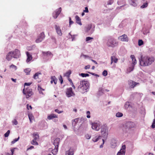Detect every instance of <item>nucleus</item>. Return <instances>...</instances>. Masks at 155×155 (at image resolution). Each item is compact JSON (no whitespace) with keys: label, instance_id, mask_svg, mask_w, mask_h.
<instances>
[{"label":"nucleus","instance_id":"f257e3e1","mask_svg":"<svg viewBox=\"0 0 155 155\" xmlns=\"http://www.w3.org/2000/svg\"><path fill=\"white\" fill-rule=\"evenodd\" d=\"M154 60V58L153 57L141 56L140 60V64L142 66H147L152 64Z\"/></svg>","mask_w":155,"mask_h":155},{"label":"nucleus","instance_id":"f03ea898","mask_svg":"<svg viewBox=\"0 0 155 155\" xmlns=\"http://www.w3.org/2000/svg\"><path fill=\"white\" fill-rule=\"evenodd\" d=\"M88 87V84L87 81H81L78 87V90L81 93L83 94L87 91Z\"/></svg>","mask_w":155,"mask_h":155},{"label":"nucleus","instance_id":"7ed1b4c3","mask_svg":"<svg viewBox=\"0 0 155 155\" xmlns=\"http://www.w3.org/2000/svg\"><path fill=\"white\" fill-rule=\"evenodd\" d=\"M118 42L114 38L110 37L108 38L107 45L108 47L114 48L118 46Z\"/></svg>","mask_w":155,"mask_h":155},{"label":"nucleus","instance_id":"20e7f679","mask_svg":"<svg viewBox=\"0 0 155 155\" xmlns=\"http://www.w3.org/2000/svg\"><path fill=\"white\" fill-rule=\"evenodd\" d=\"M23 92L25 95L26 98H29L33 94L32 89L28 87L26 88L25 89L24 88L23 90Z\"/></svg>","mask_w":155,"mask_h":155},{"label":"nucleus","instance_id":"39448f33","mask_svg":"<svg viewBox=\"0 0 155 155\" xmlns=\"http://www.w3.org/2000/svg\"><path fill=\"white\" fill-rule=\"evenodd\" d=\"M108 133V128L105 126H102L101 129V134L103 137L105 139H106Z\"/></svg>","mask_w":155,"mask_h":155},{"label":"nucleus","instance_id":"423d86ee","mask_svg":"<svg viewBox=\"0 0 155 155\" xmlns=\"http://www.w3.org/2000/svg\"><path fill=\"white\" fill-rule=\"evenodd\" d=\"M11 51L13 58H18L20 56V52L18 50L15 49L14 51Z\"/></svg>","mask_w":155,"mask_h":155},{"label":"nucleus","instance_id":"0eeeda50","mask_svg":"<svg viewBox=\"0 0 155 155\" xmlns=\"http://www.w3.org/2000/svg\"><path fill=\"white\" fill-rule=\"evenodd\" d=\"M66 94L68 97L74 96L75 95L74 92L72 91V88L71 87L67 89L66 92Z\"/></svg>","mask_w":155,"mask_h":155},{"label":"nucleus","instance_id":"6e6552de","mask_svg":"<svg viewBox=\"0 0 155 155\" xmlns=\"http://www.w3.org/2000/svg\"><path fill=\"white\" fill-rule=\"evenodd\" d=\"M92 128L93 129L98 131L100 129V124L99 123L93 122L91 123Z\"/></svg>","mask_w":155,"mask_h":155},{"label":"nucleus","instance_id":"1a4fd4ad","mask_svg":"<svg viewBox=\"0 0 155 155\" xmlns=\"http://www.w3.org/2000/svg\"><path fill=\"white\" fill-rule=\"evenodd\" d=\"M128 84L130 88H134L137 85L139 84V83L134 82L131 80H129L128 81Z\"/></svg>","mask_w":155,"mask_h":155},{"label":"nucleus","instance_id":"9d476101","mask_svg":"<svg viewBox=\"0 0 155 155\" xmlns=\"http://www.w3.org/2000/svg\"><path fill=\"white\" fill-rule=\"evenodd\" d=\"M118 39L122 41L127 42L128 41V38L127 35L124 34L120 36L118 38Z\"/></svg>","mask_w":155,"mask_h":155},{"label":"nucleus","instance_id":"9b49d317","mask_svg":"<svg viewBox=\"0 0 155 155\" xmlns=\"http://www.w3.org/2000/svg\"><path fill=\"white\" fill-rule=\"evenodd\" d=\"M55 28L56 31L58 34L60 36H61L62 35V33L61 31L59 26L57 25H55Z\"/></svg>","mask_w":155,"mask_h":155},{"label":"nucleus","instance_id":"f8f14e48","mask_svg":"<svg viewBox=\"0 0 155 155\" xmlns=\"http://www.w3.org/2000/svg\"><path fill=\"white\" fill-rule=\"evenodd\" d=\"M135 126V124L133 122H129L126 124V127L128 128L134 127Z\"/></svg>","mask_w":155,"mask_h":155},{"label":"nucleus","instance_id":"ddd939ff","mask_svg":"<svg viewBox=\"0 0 155 155\" xmlns=\"http://www.w3.org/2000/svg\"><path fill=\"white\" fill-rule=\"evenodd\" d=\"M12 51H9L6 55V59L8 61H10L13 58Z\"/></svg>","mask_w":155,"mask_h":155},{"label":"nucleus","instance_id":"4468645a","mask_svg":"<svg viewBox=\"0 0 155 155\" xmlns=\"http://www.w3.org/2000/svg\"><path fill=\"white\" fill-rule=\"evenodd\" d=\"M110 60V64H112L113 62L115 63H117L118 61V59L115 56L113 55L111 57Z\"/></svg>","mask_w":155,"mask_h":155},{"label":"nucleus","instance_id":"2eb2a0df","mask_svg":"<svg viewBox=\"0 0 155 155\" xmlns=\"http://www.w3.org/2000/svg\"><path fill=\"white\" fill-rule=\"evenodd\" d=\"M26 55L27 57L26 61L28 62L32 59V55L28 52H26Z\"/></svg>","mask_w":155,"mask_h":155},{"label":"nucleus","instance_id":"dca6fc26","mask_svg":"<svg viewBox=\"0 0 155 155\" xmlns=\"http://www.w3.org/2000/svg\"><path fill=\"white\" fill-rule=\"evenodd\" d=\"M60 141V139L58 138H57L55 139L54 140L53 144L54 146L55 147H58V145L59 142Z\"/></svg>","mask_w":155,"mask_h":155},{"label":"nucleus","instance_id":"f3484780","mask_svg":"<svg viewBox=\"0 0 155 155\" xmlns=\"http://www.w3.org/2000/svg\"><path fill=\"white\" fill-rule=\"evenodd\" d=\"M42 53L44 56H51V57L53 56V54L49 51L47 52L42 51Z\"/></svg>","mask_w":155,"mask_h":155},{"label":"nucleus","instance_id":"a211bd4d","mask_svg":"<svg viewBox=\"0 0 155 155\" xmlns=\"http://www.w3.org/2000/svg\"><path fill=\"white\" fill-rule=\"evenodd\" d=\"M58 118V116L54 114H52L48 116L47 117V119L49 120L52 119L54 118Z\"/></svg>","mask_w":155,"mask_h":155},{"label":"nucleus","instance_id":"6ab92c4d","mask_svg":"<svg viewBox=\"0 0 155 155\" xmlns=\"http://www.w3.org/2000/svg\"><path fill=\"white\" fill-rule=\"evenodd\" d=\"M74 154V150L72 149H70L66 152V155H73Z\"/></svg>","mask_w":155,"mask_h":155},{"label":"nucleus","instance_id":"aec40b11","mask_svg":"<svg viewBox=\"0 0 155 155\" xmlns=\"http://www.w3.org/2000/svg\"><path fill=\"white\" fill-rule=\"evenodd\" d=\"M75 19L76 20V22L80 25H82V23L81 22V19L80 17L78 15L75 16Z\"/></svg>","mask_w":155,"mask_h":155},{"label":"nucleus","instance_id":"412c9836","mask_svg":"<svg viewBox=\"0 0 155 155\" xmlns=\"http://www.w3.org/2000/svg\"><path fill=\"white\" fill-rule=\"evenodd\" d=\"M38 90L40 94H44L42 92V91H44L45 90V89L42 88L40 85H38Z\"/></svg>","mask_w":155,"mask_h":155},{"label":"nucleus","instance_id":"4be33fe9","mask_svg":"<svg viewBox=\"0 0 155 155\" xmlns=\"http://www.w3.org/2000/svg\"><path fill=\"white\" fill-rule=\"evenodd\" d=\"M130 58L132 59L133 64L134 65L136 64L137 63V61L134 56V55H131L130 56Z\"/></svg>","mask_w":155,"mask_h":155},{"label":"nucleus","instance_id":"5701e85b","mask_svg":"<svg viewBox=\"0 0 155 155\" xmlns=\"http://www.w3.org/2000/svg\"><path fill=\"white\" fill-rule=\"evenodd\" d=\"M58 147H54V149H53L52 150V153L54 155H56L58 151Z\"/></svg>","mask_w":155,"mask_h":155},{"label":"nucleus","instance_id":"b1692460","mask_svg":"<svg viewBox=\"0 0 155 155\" xmlns=\"http://www.w3.org/2000/svg\"><path fill=\"white\" fill-rule=\"evenodd\" d=\"M51 79L52 80L53 82H54V84H57V79L55 76H52L51 77Z\"/></svg>","mask_w":155,"mask_h":155},{"label":"nucleus","instance_id":"393cba45","mask_svg":"<svg viewBox=\"0 0 155 155\" xmlns=\"http://www.w3.org/2000/svg\"><path fill=\"white\" fill-rule=\"evenodd\" d=\"M33 135L34 136V139L37 140L39 139V136L37 133H34L33 134Z\"/></svg>","mask_w":155,"mask_h":155},{"label":"nucleus","instance_id":"a878e982","mask_svg":"<svg viewBox=\"0 0 155 155\" xmlns=\"http://www.w3.org/2000/svg\"><path fill=\"white\" fill-rule=\"evenodd\" d=\"M31 71V69L29 68L25 69L24 70V71L26 73L27 75L29 74Z\"/></svg>","mask_w":155,"mask_h":155},{"label":"nucleus","instance_id":"bb28decb","mask_svg":"<svg viewBox=\"0 0 155 155\" xmlns=\"http://www.w3.org/2000/svg\"><path fill=\"white\" fill-rule=\"evenodd\" d=\"M41 74V73L37 72L33 76V78L37 80L39 78L38 75Z\"/></svg>","mask_w":155,"mask_h":155},{"label":"nucleus","instance_id":"cd10ccee","mask_svg":"<svg viewBox=\"0 0 155 155\" xmlns=\"http://www.w3.org/2000/svg\"><path fill=\"white\" fill-rule=\"evenodd\" d=\"M28 116L29 119L30 123L32 122V120L34 119V117L33 115L31 114H28Z\"/></svg>","mask_w":155,"mask_h":155},{"label":"nucleus","instance_id":"c85d7f7f","mask_svg":"<svg viewBox=\"0 0 155 155\" xmlns=\"http://www.w3.org/2000/svg\"><path fill=\"white\" fill-rule=\"evenodd\" d=\"M36 140L35 139H33V140L31 141V143L34 145H38V143L36 141Z\"/></svg>","mask_w":155,"mask_h":155},{"label":"nucleus","instance_id":"c756f323","mask_svg":"<svg viewBox=\"0 0 155 155\" xmlns=\"http://www.w3.org/2000/svg\"><path fill=\"white\" fill-rule=\"evenodd\" d=\"M125 151L120 150L117 153V155H124Z\"/></svg>","mask_w":155,"mask_h":155},{"label":"nucleus","instance_id":"7c9ffc66","mask_svg":"<svg viewBox=\"0 0 155 155\" xmlns=\"http://www.w3.org/2000/svg\"><path fill=\"white\" fill-rule=\"evenodd\" d=\"M71 74V70L68 71L65 74V75L68 77V78H69V76Z\"/></svg>","mask_w":155,"mask_h":155},{"label":"nucleus","instance_id":"2f4dec72","mask_svg":"<svg viewBox=\"0 0 155 155\" xmlns=\"http://www.w3.org/2000/svg\"><path fill=\"white\" fill-rule=\"evenodd\" d=\"M148 5V3L146 2L144 3L143 5L140 6V8H144L147 7Z\"/></svg>","mask_w":155,"mask_h":155},{"label":"nucleus","instance_id":"473e14b6","mask_svg":"<svg viewBox=\"0 0 155 155\" xmlns=\"http://www.w3.org/2000/svg\"><path fill=\"white\" fill-rule=\"evenodd\" d=\"M45 35L44 32H42L41 33L39 37L41 38L43 40V39L45 38Z\"/></svg>","mask_w":155,"mask_h":155},{"label":"nucleus","instance_id":"72a5a7b5","mask_svg":"<svg viewBox=\"0 0 155 155\" xmlns=\"http://www.w3.org/2000/svg\"><path fill=\"white\" fill-rule=\"evenodd\" d=\"M15 148H14L13 149H11V154H10V153H6V155H13L14 154V150L15 149Z\"/></svg>","mask_w":155,"mask_h":155},{"label":"nucleus","instance_id":"f704fd0d","mask_svg":"<svg viewBox=\"0 0 155 155\" xmlns=\"http://www.w3.org/2000/svg\"><path fill=\"white\" fill-rule=\"evenodd\" d=\"M61 7L59 8L55 12L58 15H59V14L61 12Z\"/></svg>","mask_w":155,"mask_h":155},{"label":"nucleus","instance_id":"c9c22d12","mask_svg":"<svg viewBox=\"0 0 155 155\" xmlns=\"http://www.w3.org/2000/svg\"><path fill=\"white\" fill-rule=\"evenodd\" d=\"M80 75L81 76L83 77H88L89 75V74H84L83 73L80 74Z\"/></svg>","mask_w":155,"mask_h":155},{"label":"nucleus","instance_id":"e433bc0d","mask_svg":"<svg viewBox=\"0 0 155 155\" xmlns=\"http://www.w3.org/2000/svg\"><path fill=\"white\" fill-rule=\"evenodd\" d=\"M100 137H101V136H99L97 137H96L95 138H94L92 139V140L94 142H97L98 140Z\"/></svg>","mask_w":155,"mask_h":155},{"label":"nucleus","instance_id":"4c0bfd02","mask_svg":"<svg viewBox=\"0 0 155 155\" xmlns=\"http://www.w3.org/2000/svg\"><path fill=\"white\" fill-rule=\"evenodd\" d=\"M123 114L121 113L118 112L116 114V116L117 117H120L123 116Z\"/></svg>","mask_w":155,"mask_h":155},{"label":"nucleus","instance_id":"58836bf2","mask_svg":"<svg viewBox=\"0 0 155 155\" xmlns=\"http://www.w3.org/2000/svg\"><path fill=\"white\" fill-rule=\"evenodd\" d=\"M42 40H43L41 38L38 37V38L36 40L35 42L37 43H40L41 42Z\"/></svg>","mask_w":155,"mask_h":155},{"label":"nucleus","instance_id":"ea45409f","mask_svg":"<svg viewBox=\"0 0 155 155\" xmlns=\"http://www.w3.org/2000/svg\"><path fill=\"white\" fill-rule=\"evenodd\" d=\"M130 106V105L129 104V102H126L125 105L124 107L125 108L127 109Z\"/></svg>","mask_w":155,"mask_h":155},{"label":"nucleus","instance_id":"a19ab883","mask_svg":"<svg viewBox=\"0 0 155 155\" xmlns=\"http://www.w3.org/2000/svg\"><path fill=\"white\" fill-rule=\"evenodd\" d=\"M155 119L153 120V123L151 126V127L152 128H155V115L154 116Z\"/></svg>","mask_w":155,"mask_h":155},{"label":"nucleus","instance_id":"79ce46f5","mask_svg":"<svg viewBox=\"0 0 155 155\" xmlns=\"http://www.w3.org/2000/svg\"><path fill=\"white\" fill-rule=\"evenodd\" d=\"M138 45L141 46L143 44V42L142 40H139L138 42Z\"/></svg>","mask_w":155,"mask_h":155},{"label":"nucleus","instance_id":"37998d69","mask_svg":"<svg viewBox=\"0 0 155 155\" xmlns=\"http://www.w3.org/2000/svg\"><path fill=\"white\" fill-rule=\"evenodd\" d=\"M9 67L10 68H12L14 69L15 70H16L17 69V67L16 66L12 64Z\"/></svg>","mask_w":155,"mask_h":155},{"label":"nucleus","instance_id":"c03bdc74","mask_svg":"<svg viewBox=\"0 0 155 155\" xmlns=\"http://www.w3.org/2000/svg\"><path fill=\"white\" fill-rule=\"evenodd\" d=\"M10 133V131L9 130H8L7 131V132L5 133L4 134V136L5 137H7L9 135V134Z\"/></svg>","mask_w":155,"mask_h":155},{"label":"nucleus","instance_id":"a18cd8bd","mask_svg":"<svg viewBox=\"0 0 155 155\" xmlns=\"http://www.w3.org/2000/svg\"><path fill=\"white\" fill-rule=\"evenodd\" d=\"M86 114H87V118H90V112L89 111H88L86 112Z\"/></svg>","mask_w":155,"mask_h":155},{"label":"nucleus","instance_id":"49530a36","mask_svg":"<svg viewBox=\"0 0 155 155\" xmlns=\"http://www.w3.org/2000/svg\"><path fill=\"white\" fill-rule=\"evenodd\" d=\"M102 74L104 76H106L107 74V71L106 70H104L102 72Z\"/></svg>","mask_w":155,"mask_h":155},{"label":"nucleus","instance_id":"de8ad7c7","mask_svg":"<svg viewBox=\"0 0 155 155\" xmlns=\"http://www.w3.org/2000/svg\"><path fill=\"white\" fill-rule=\"evenodd\" d=\"M12 123L13 124L15 125H17L18 123V121L16 119H14L12 121Z\"/></svg>","mask_w":155,"mask_h":155},{"label":"nucleus","instance_id":"09e8293b","mask_svg":"<svg viewBox=\"0 0 155 155\" xmlns=\"http://www.w3.org/2000/svg\"><path fill=\"white\" fill-rule=\"evenodd\" d=\"M126 146L125 145H123L122 146L121 148L120 149V150H122L123 151H125Z\"/></svg>","mask_w":155,"mask_h":155},{"label":"nucleus","instance_id":"8fccbe9b","mask_svg":"<svg viewBox=\"0 0 155 155\" xmlns=\"http://www.w3.org/2000/svg\"><path fill=\"white\" fill-rule=\"evenodd\" d=\"M19 138V137H18V138L15 139L13 140L12 141V144L16 142H17V141H18V140Z\"/></svg>","mask_w":155,"mask_h":155},{"label":"nucleus","instance_id":"3c124183","mask_svg":"<svg viewBox=\"0 0 155 155\" xmlns=\"http://www.w3.org/2000/svg\"><path fill=\"white\" fill-rule=\"evenodd\" d=\"M53 17L54 18H56L57 17H58V15L57 14V13H55V12H54L53 13Z\"/></svg>","mask_w":155,"mask_h":155},{"label":"nucleus","instance_id":"603ef678","mask_svg":"<svg viewBox=\"0 0 155 155\" xmlns=\"http://www.w3.org/2000/svg\"><path fill=\"white\" fill-rule=\"evenodd\" d=\"M93 39V38L88 37H87L86 38V41H88L91 39Z\"/></svg>","mask_w":155,"mask_h":155},{"label":"nucleus","instance_id":"864d4df0","mask_svg":"<svg viewBox=\"0 0 155 155\" xmlns=\"http://www.w3.org/2000/svg\"><path fill=\"white\" fill-rule=\"evenodd\" d=\"M114 2L113 0H109L107 3L108 5H111Z\"/></svg>","mask_w":155,"mask_h":155},{"label":"nucleus","instance_id":"5fc2aeb1","mask_svg":"<svg viewBox=\"0 0 155 155\" xmlns=\"http://www.w3.org/2000/svg\"><path fill=\"white\" fill-rule=\"evenodd\" d=\"M54 111L58 114H60L63 112V111H60L58 109H55Z\"/></svg>","mask_w":155,"mask_h":155},{"label":"nucleus","instance_id":"6e6d98bb","mask_svg":"<svg viewBox=\"0 0 155 155\" xmlns=\"http://www.w3.org/2000/svg\"><path fill=\"white\" fill-rule=\"evenodd\" d=\"M27 108L28 110H29V108L31 109L32 107L31 105H29L28 104L27 105Z\"/></svg>","mask_w":155,"mask_h":155},{"label":"nucleus","instance_id":"4d7b16f0","mask_svg":"<svg viewBox=\"0 0 155 155\" xmlns=\"http://www.w3.org/2000/svg\"><path fill=\"white\" fill-rule=\"evenodd\" d=\"M68 80L69 81V82H70L71 85H73V82L72 80L70 78H68Z\"/></svg>","mask_w":155,"mask_h":155},{"label":"nucleus","instance_id":"13d9d810","mask_svg":"<svg viewBox=\"0 0 155 155\" xmlns=\"http://www.w3.org/2000/svg\"><path fill=\"white\" fill-rule=\"evenodd\" d=\"M32 84V83H25L24 84V86H30Z\"/></svg>","mask_w":155,"mask_h":155},{"label":"nucleus","instance_id":"bf43d9fd","mask_svg":"<svg viewBox=\"0 0 155 155\" xmlns=\"http://www.w3.org/2000/svg\"><path fill=\"white\" fill-rule=\"evenodd\" d=\"M84 12H88L89 11L88 10V8L87 7H86L85 8V9L83 11Z\"/></svg>","mask_w":155,"mask_h":155},{"label":"nucleus","instance_id":"052dcab7","mask_svg":"<svg viewBox=\"0 0 155 155\" xmlns=\"http://www.w3.org/2000/svg\"><path fill=\"white\" fill-rule=\"evenodd\" d=\"M74 22L71 20V18L70 17L69 18V25H71Z\"/></svg>","mask_w":155,"mask_h":155},{"label":"nucleus","instance_id":"680f3d73","mask_svg":"<svg viewBox=\"0 0 155 155\" xmlns=\"http://www.w3.org/2000/svg\"><path fill=\"white\" fill-rule=\"evenodd\" d=\"M60 81L61 82V84L63 83V80L62 77V76H60V78L59 79Z\"/></svg>","mask_w":155,"mask_h":155},{"label":"nucleus","instance_id":"e2e57ef3","mask_svg":"<svg viewBox=\"0 0 155 155\" xmlns=\"http://www.w3.org/2000/svg\"><path fill=\"white\" fill-rule=\"evenodd\" d=\"M102 141H103V143L100 146V148H102L103 147V144H104V140L103 139H102Z\"/></svg>","mask_w":155,"mask_h":155},{"label":"nucleus","instance_id":"0e129e2a","mask_svg":"<svg viewBox=\"0 0 155 155\" xmlns=\"http://www.w3.org/2000/svg\"><path fill=\"white\" fill-rule=\"evenodd\" d=\"M132 3H131V4L133 5V6H135L137 5L136 3L134 2V1H132Z\"/></svg>","mask_w":155,"mask_h":155},{"label":"nucleus","instance_id":"69168bd1","mask_svg":"<svg viewBox=\"0 0 155 155\" xmlns=\"http://www.w3.org/2000/svg\"><path fill=\"white\" fill-rule=\"evenodd\" d=\"M90 68V65H87L85 66V67L84 68L85 69H89Z\"/></svg>","mask_w":155,"mask_h":155},{"label":"nucleus","instance_id":"338daca9","mask_svg":"<svg viewBox=\"0 0 155 155\" xmlns=\"http://www.w3.org/2000/svg\"><path fill=\"white\" fill-rule=\"evenodd\" d=\"M34 148V147L33 146H31L30 147L28 148L27 150H30V149H31L33 148Z\"/></svg>","mask_w":155,"mask_h":155},{"label":"nucleus","instance_id":"774afa93","mask_svg":"<svg viewBox=\"0 0 155 155\" xmlns=\"http://www.w3.org/2000/svg\"><path fill=\"white\" fill-rule=\"evenodd\" d=\"M91 61L92 62H94L95 64H97V62L95 61L94 60H93V59H91Z\"/></svg>","mask_w":155,"mask_h":155}]
</instances>
